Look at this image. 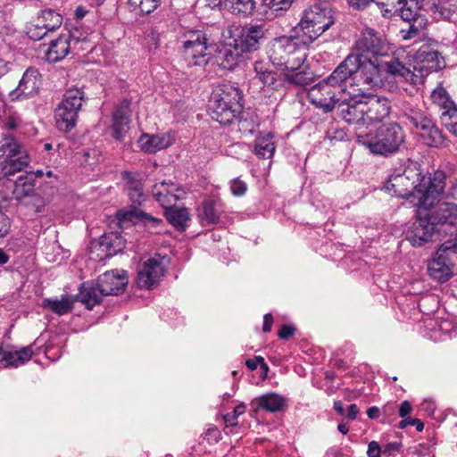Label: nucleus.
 Instances as JSON below:
<instances>
[{
  "label": "nucleus",
  "instance_id": "nucleus-1",
  "mask_svg": "<svg viewBox=\"0 0 457 457\" xmlns=\"http://www.w3.org/2000/svg\"><path fill=\"white\" fill-rule=\"evenodd\" d=\"M441 174L442 193L445 187L446 175L437 170L429 176H422L415 168L401 166L392 170L384 185V188L396 197L408 200L412 205L422 200L428 189L436 185V177Z\"/></svg>",
  "mask_w": 457,
  "mask_h": 457
},
{
  "label": "nucleus",
  "instance_id": "nucleus-2",
  "mask_svg": "<svg viewBox=\"0 0 457 457\" xmlns=\"http://www.w3.org/2000/svg\"><path fill=\"white\" fill-rule=\"evenodd\" d=\"M436 185L433 189H428L426 195L420 202L414 203L415 214L414 220L406 230L405 237L412 246L420 247L427 243L434 240L435 237H438L436 227L429 214V206L437 201L438 196L442 194V178L439 174L435 179Z\"/></svg>",
  "mask_w": 457,
  "mask_h": 457
},
{
  "label": "nucleus",
  "instance_id": "nucleus-3",
  "mask_svg": "<svg viewBox=\"0 0 457 457\" xmlns=\"http://www.w3.org/2000/svg\"><path fill=\"white\" fill-rule=\"evenodd\" d=\"M356 142L375 155L389 157L404 148L405 133L398 123L390 122L374 132L357 133Z\"/></svg>",
  "mask_w": 457,
  "mask_h": 457
},
{
  "label": "nucleus",
  "instance_id": "nucleus-4",
  "mask_svg": "<svg viewBox=\"0 0 457 457\" xmlns=\"http://www.w3.org/2000/svg\"><path fill=\"white\" fill-rule=\"evenodd\" d=\"M242 93L230 84L219 85L212 93L209 107L212 118L222 125L231 124L242 112Z\"/></svg>",
  "mask_w": 457,
  "mask_h": 457
},
{
  "label": "nucleus",
  "instance_id": "nucleus-5",
  "mask_svg": "<svg viewBox=\"0 0 457 457\" xmlns=\"http://www.w3.org/2000/svg\"><path fill=\"white\" fill-rule=\"evenodd\" d=\"M335 23L334 11L326 2L316 3L303 11L298 28L313 42Z\"/></svg>",
  "mask_w": 457,
  "mask_h": 457
},
{
  "label": "nucleus",
  "instance_id": "nucleus-6",
  "mask_svg": "<svg viewBox=\"0 0 457 457\" xmlns=\"http://www.w3.org/2000/svg\"><path fill=\"white\" fill-rule=\"evenodd\" d=\"M269 58L274 66L284 71L299 70L306 60V54L292 37H280L274 40Z\"/></svg>",
  "mask_w": 457,
  "mask_h": 457
},
{
  "label": "nucleus",
  "instance_id": "nucleus-7",
  "mask_svg": "<svg viewBox=\"0 0 457 457\" xmlns=\"http://www.w3.org/2000/svg\"><path fill=\"white\" fill-rule=\"evenodd\" d=\"M29 163V154L19 140L3 134L0 138V179L23 170Z\"/></svg>",
  "mask_w": 457,
  "mask_h": 457
},
{
  "label": "nucleus",
  "instance_id": "nucleus-8",
  "mask_svg": "<svg viewBox=\"0 0 457 457\" xmlns=\"http://www.w3.org/2000/svg\"><path fill=\"white\" fill-rule=\"evenodd\" d=\"M86 99L85 93L80 88H70L65 92L54 112L59 130L69 132L76 126L79 112Z\"/></svg>",
  "mask_w": 457,
  "mask_h": 457
},
{
  "label": "nucleus",
  "instance_id": "nucleus-9",
  "mask_svg": "<svg viewBox=\"0 0 457 457\" xmlns=\"http://www.w3.org/2000/svg\"><path fill=\"white\" fill-rule=\"evenodd\" d=\"M429 214L436 226L438 238L444 242L457 243V204L436 202L429 206Z\"/></svg>",
  "mask_w": 457,
  "mask_h": 457
},
{
  "label": "nucleus",
  "instance_id": "nucleus-10",
  "mask_svg": "<svg viewBox=\"0 0 457 457\" xmlns=\"http://www.w3.org/2000/svg\"><path fill=\"white\" fill-rule=\"evenodd\" d=\"M390 51V44L386 37L375 29L367 27L361 29L354 43L353 53L349 55L378 59L388 56Z\"/></svg>",
  "mask_w": 457,
  "mask_h": 457
},
{
  "label": "nucleus",
  "instance_id": "nucleus-11",
  "mask_svg": "<svg viewBox=\"0 0 457 457\" xmlns=\"http://www.w3.org/2000/svg\"><path fill=\"white\" fill-rule=\"evenodd\" d=\"M352 56L353 60L351 69L353 70V79L358 83L367 87V88H372L379 87L383 84L384 79H387V77L383 76L382 64L378 59Z\"/></svg>",
  "mask_w": 457,
  "mask_h": 457
},
{
  "label": "nucleus",
  "instance_id": "nucleus-12",
  "mask_svg": "<svg viewBox=\"0 0 457 457\" xmlns=\"http://www.w3.org/2000/svg\"><path fill=\"white\" fill-rule=\"evenodd\" d=\"M184 42V57L188 66H205L212 56L214 46L208 43L203 31H193Z\"/></svg>",
  "mask_w": 457,
  "mask_h": 457
},
{
  "label": "nucleus",
  "instance_id": "nucleus-13",
  "mask_svg": "<svg viewBox=\"0 0 457 457\" xmlns=\"http://www.w3.org/2000/svg\"><path fill=\"white\" fill-rule=\"evenodd\" d=\"M456 253L457 243L443 242L441 244L428 263V275L432 279L445 283L453 276V265L448 255Z\"/></svg>",
  "mask_w": 457,
  "mask_h": 457
},
{
  "label": "nucleus",
  "instance_id": "nucleus-14",
  "mask_svg": "<svg viewBox=\"0 0 457 457\" xmlns=\"http://www.w3.org/2000/svg\"><path fill=\"white\" fill-rule=\"evenodd\" d=\"M414 62L415 69L419 68L427 74L443 69L445 63L438 41L427 39L415 52Z\"/></svg>",
  "mask_w": 457,
  "mask_h": 457
},
{
  "label": "nucleus",
  "instance_id": "nucleus-15",
  "mask_svg": "<svg viewBox=\"0 0 457 457\" xmlns=\"http://www.w3.org/2000/svg\"><path fill=\"white\" fill-rule=\"evenodd\" d=\"M344 95L336 92L335 87L329 84L325 79L314 85L308 91V99L317 108L321 109L325 113L333 111Z\"/></svg>",
  "mask_w": 457,
  "mask_h": 457
},
{
  "label": "nucleus",
  "instance_id": "nucleus-16",
  "mask_svg": "<svg viewBox=\"0 0 457 457\" xmlns=\"http://www.w3.org/2000/svg\"><path fill=\"white\" fill-rule=\"evenodd\" d=\"M337 114L345 122L358 126H366L364 100L350 94L343 97L337 105Z\"/></svg>",
  "mask_w": 457,
  "mask_h": 457
},
{
  "label": "nucleus",
  "instance_id": "nucleus-17",
  "mask_svg": "<svg viewBox=\"0 0 457 457\" xmlns=\"http://www.w3.org/2000/svg\"><path fill=\"white\" fill-rule=\"evenodd\" d=\"M41 75L35 68H29L23 73L18 86L9 93L11 101H23L38 95Z\"/></svg>",
  "mask_w": 457,
  "mask_h": 457
},
{
  "label": "nucleus",
  "instance_id": "nucleus-18",
  "mask_svg": "<svg viewBox=\"0 0 457 457\" xmlns=\"http://www.w3.org/2000/svg\"><path fill=\"white\" fill-rule=\"evenodd\" d=\"M164 272L162 261L155 257L149 258L138 270L137 285L142 289H151L159 284Z\"/></svg>",
  "mask_w": 457,
  "mask_h": 457
},
{
  "label": "nucleus",
  "instance_id": "nucleus-19",
  "mask_svg": "<svg viewBox=\"0 0 457 457\" xmlns=\"http://www.w3.org/2000/svg\"><path fill=\"white\" fill-rule=\"evenodd\" d=\"M364 100L366 127L383 121L391 112V102L385 96L370 95Z\"/></svg>",
  "mask_w": 457,
  "mask_h": 457
},
{
  "label": "nucleus",
  "instance_id": "nucleus-20",
  "mask_svg": "<svg viewBox=\"0 0 457 457\" xmlns=\"http://www.w3.org/2000/svg\"><path fill=\"white\" fill-rule=\"evenodd\" d=\"M75 31H68L65 34H61L56 39L52 40L49 44V47L46 53V59L51 63L64 59L71 50V41L76 43L83 41L86 36H77Z\"/></svg>",
  "mask_w": 457,
  "mask_h": 457
},
{
  "label": "nucleus",
  "instance_id": "nucleus-21",
  "mask_svg": "<svg viewBox=\"0 0 457 457\" xmlns=\"http://www.w3.org/2000/svg\"><path fill=\"white\" fill-rule=\"evenodd\" d=\"M265 37L262 25L244 26L234 39L235 46L243 53H251L260 47L261 41Z\"/></svg>",
  "mask_w": 457,
  "mask_h": 457
},
{
  "label": "nucleus",
  "instance_id": "nucleus-22",
  "mask_svg": "<svg viewBox=\"0 0 457 457\" xmlns=\"http://www.w3.org/2000/svg\"><path fill=\"white\" fill-rule=\"evenodd\" d=\"M130 100L123 99L119 103L112 113V137L118 141H121L129 129L130 122Z\"/></svg>",
  "mask_w": 457,
  "mask_h": 457
},
{
  "label": "nucleus",
  "instance_id": "nucleus-23",
  "mask_svg": "<svg viewBox=\"0 0 457 457\" xmlns=\"http://www.w3.org/2000/svg\"><path fill=\"white\" fill-rule=\"evenodd\" d=\"M124 182L125 190L134 207L141 205L145 201L144 185L142 175L138 172L124 170L120 174Z\"/></svg>",
  "mask_w": 457,
  "mask_h": 457
},
{
  "label": "nucleus",
  "instance_id": "nucleus-24",
  "mask_svg": "<svg viewBox=\"0 0 457 457\" xmlns=\"http://www.w3.org/2000/svg\"><path fill=\"white\" fill-rule=\"evenodd\" d=\"M33 353L32 345L24 346L20 350L12 345L0 346V363H3L6 368H17L29 361Z\"/></svg>",
  "mask_w": 457,
  "mask_h": 457
},
{
  "label": "nucleus",
  "instance_id": "nucleus-25",
  "mask_svg": "<svg viewBox=\"0 0 457 457\" xmlns=\"http://www.w3.org/2000/svg\"><path fill=\"white\" fill-rule=\"evenodd\" d=\"M128 284V278L120 275L118 271H106L98 277L96 285L100 292L105 295H118L124 291Z\"/></svg>",
  "mask_w": 457,
  "mask_h": 457
},
{
  "label": "nucleus",
  "instance_id": "nucleus-26",
  "mask_svg": "<svg viewBox=\"0 0 457 457\" xmlns=\"http://www.w3.org/2000/svg\"><path fill=\"white\" fill-rule=\"evenodd\" d=\"M353 56L347 55V57L341 62L337 67L332 71V73L325 78V79L336 88V92H340L345 96L347 80L353 77L352 67Z\"/></svg>",
  "mask_w": 457,
  "mask_h": 457
},
{
  "label": "nucleus",
  "instance_id": "nucleus-27",
  "mask_svg": "<svg viewBox=\"0 0 457 457\" xmlns=\"http://www.w3.org/2000/svg\"><path fill=\"white\" fill-rule=\"evenodd\" d=\"M418 134L423 143L430 147H442L445 145V137L443 131L429 118L417 129Z\"/></svg>",
  "mask_w": 457,
  "mask_h": 457
},
{
  "label": "nucleus",
  "instance_id": "nucleus-28",
  "mask_svg": "<svg viewBox=\"0 0 457 457\" xmlns=\"http://www.w3.org/2000/svg\"><path fill=\"white\" fill-rule=\"evenodd\" d=\"M177 190L178 187L175 183L163 180L154 184L152 193L154 199L165 209L174 205L179 200V196L175 194Z\"/></svg>",
  "mask_w": 457,
  "mask_h": 457
},
{
  "label": "nucleus",
  "instance_id": "nucleus-29",
  "mask_svg": "<svg viewBox=\"0 0 457 457\" xmlns=\"http://www.w3.org/2000/svg\"><path fill=\"white\" fill-rule=\"evenodd\" d=\"M430 98L432 103L441 111L440 120L445 115H452L453 111H457V105L452 99L448 91L442 83L438 84L435 89L432 90Z\"/></svg>",
  "mask_w": 457,
  "mask_h": 457
},
{
  "label": "nucleus",
  "instance_id": "nucleus-30",
  "mask_svg": "<svg viewBox=\"0 0 457 457\" xmlns=\"http://www.w3.org/2000/svg\"><path fill=\"white\" fill-rule=\"evenodd\" d=\"M100 287L89 282H84L80 285L76 301H79L87 310H92L96 305L102 303V297L104 295L100 292Z\"/></svg>",
  "mask_w": 457,
  "mask_h": 457
},
{
  "label": "nucleus",
  "instance_id": "nucleus-31",
  "mask_svg": "<svg viewBox=\"0 0 457 457\" xmlns=\"http://www.w3.org/2000/svg\"><path fill=\"white\" fill-rule=\"evenodd\" d=\"M35 180L33 179V174H26L20 176L14 183V188L12 191L13 198L16 199L21 204L33 195H37L35 193Z\"/></svg>",
  "mask_w": 457,
  "mask_h": 457
},
{
  "label": "nucleus",
  "instance_id": "nucleus-32",
  "mask_svg": "<svg viewBox=\"0 0 457 457\" xmlns=\"http://www.w3.org/2000/svg\"><path fill=\"white\" fill-rule=\"evenodd\" d=\"M424 0H400L396 8V14L404 21L416 19H427L421 13Z\"/></svg>",
  "mask_w": 457,
  "mask_h": 457
},
{
  "label": "nucleus",
  "instance_id": "nucleus-33",
  "mask_svg": "<svg viewBox=\"0 0 457 457\" xmlns=\"http://www.w3.org/2000/svg\"><path fill=\"white\" fill-rule=\"evenodd\" d=\"M221 211L212 199L204 200L198 208V219L202 226H212L219 223Z\"/></svg>",
  "mask_w": 457,
  "mask_h": 457
},
{
  "label": "nucleus",
  "instance_id": "nucleus-34",
  "mask_svg": "<svg viewBox=\"0 0 457 457\" xmlns=\"http://www.w3.org/2000/svg\"><path fill=\"white\" fill-rule=\"evenodd\" d=\"M243 54L241 50L237 49L235 43L223 46L216 57L217 62L222 69L233 70L241 61Z\"/></svg>",
  "mask_w": 457,
  "mask_h": 457
},
{
  "label": "nucleus",
  "instance_id": "nucleus-35",
  "mask_svg": "<svg viewBox=\"0 0 457 457\" xmlns=\"http://www.w3.org/2000/svg\"><path fill=\"white\" fill-rule=\"evenodd\" d=\"M254 71L264 86L273 90H278L283 86L285 78L283 79L280 74L266 68L262 62L254 63Z\"/></svg>",
  "mask_w": 457,
  "mask_h": 457
},
{
  "label": "nucleus",
  "instance_id": "nucleus-36",
  "mask_svg": "<svg viewBox=\"0 0 457 457\" xmlns=\"http://www.w3.org/2000/svg\"><path fill=\"white\" fill-rule=\"evenodd\" d=\"M138 144L144 152L154 154L159 150L169 147L171 142L170 137L165 135L143 134L138 139Z\"/></svg>",
  "mask_w": 457,
  "mask_h": 457
},
{
  "label": "nucleus",
  "instance_id": "nucleus-37",
  "mask_svg": "<svg viewBox=\"0 0 457 457\" xmlns=\"http://www.w3.org/2000/svg\"><path fill=\"white\" fill-rule=\"evenodd\" d=\"M274 135L270 132H260L254 141L253 153L261 159H270L273 156L276 145L273 141Z\"/></svg>",
  "mask_w": 457,
  "mask_h": 457
},
{
  "label": "nucleus",
  "instance_id": "nucleus-38",
  "mask_svg": "<svg viewBox=\"0 0 457 457\" xmlns=\"http://www.w3.org/2000/svg\"><path fill=\"white\" fill-rule=\"evenodd\" d=\"M75 302V298L68 295H63L60 300L56 298H45L41 306L44 309L51 310L58 316H62L70 313L73 310Z\"/></svg>",
  "mask_w": 457,
  "mask_h": 457
},
{
  "label": "nucleus",
  "instance_id": "nucleus-39",
  "mask_svg": "<svg viewBox=\"0 0 457 457\" xmlns=\"http://www.w3.org/2000/svg\"><path fill=\"white\" fill-rule=\"evenodd\" d=\"M256 3L254 0H224L223 8L238 18L253 15Z\"/></svg>",
  "mask_w": 457,
  "mask_h": 457
},
{
  "label": "nucleus",
  "instance_id": "nucleus-40",
  "mask_svg": "<svg viewBox=\"0 0 457 457\" xmlns=\"http://www.w3.org/2000/svg\"><path fill=\"white\" fill-rule=\"evenodd\" d=\"M98 245L106 258L112 257L124 248L122 237L112 232L104 234L100 237Z\"/></svg>",
  "mask_w": 457,
  "mask_h": 457
},
{
  "label": "nucleus",
  "instance_id": "nucleus-41",
  "mask_svg": "<svg viewBox=\"0 0 457 457\" xmlns=\"http://www.w3.org/2000/svg\"><path fill=\"white\" fill-rule=\"evenodd\" d=\"M165 217L167 220L176 228L177 230L184 231L186 230L187 224V222L189 220L190 214L187 208H179L170 205L165 208L164 212Z\"/></svg>",
  "mask_w": 457,
  "mask_h": 457
},
{
  "label": "nucleus",
  "instance_id": "nucleus-42",
  "mask_svg": "<svg viewBox=\"0 0 457 457\" xmlns=\"http://www.w3.org/2000/svg\"><path fill=\"white\" fill-rule=\"evenodd\" d=\"M255 401L259 408L270 412L279 411L286 404V399L276 393L262 395L256 398Z\"/></svg>",
  "mask_w": 457,
  "mask_h": 457
},
{
  "label": "nucleus",
  "instance_id": "nucleus-43",
  "mask_svg": "<svg viewBox=\"0 0 457 457\" xmlns=\"http://www.w3.org/2000/svg\"><path fill=\"white\" fill-rule=\"evenodd\" d=\"M236 120L238 130L244 136L253 134L260 125L258 115L253 112H241Z\"/></svg>",
  "mask_w": 457,
  "mask_h": 457
},
{
  "label": "nucleus",
  "instance_id": "nucleus-44",
  "mask_svg": "<svg viewBox=\"0 0 457 457\" xmlns=\"http://www.w3.org/2000/svg\"><path fill=\"white\" fill-rule=\"evenodd\" d=\"M284 73L285 81L289 84L299 87H306L310 86L314 80V75L312 71L309 70L303 71H286Z\"/></svg>",
  "mask_w": 457,
  "mask_h": 457
},
{
  "label": "nucleus",
  "instance_id": "nucleus-45",
  "mask_svg": "<svg viewBox=\"0 0 457 457\" xmlns=\"http://www.w3.org/2000/svg\"><path fill=\"white\" fill-rule=\"evenodd\" d=\"M402 112L403 117L406 120V123L414 127L416 129L420 127L425 120L429 119L420 109L410 104L403 105Z\"/></svg>",
  "mask_w": 457,
  "mask_h": 457
},
{
  "label": "nucleus",
  "instance_id": "nucleus-46",
  "mask_svg": "<svg viewBox=\"0 0 457 457\" xmlns=\"http://www.w3.org/2000/svg\"><path fill=\"white\" fill-rule=\"evenodd\" d=\"M37 17L39 22L46 23V28L50 32L59 29L62 23V16L53 9L42 10Z\"/></svg>",
  "mask_w": 457,
  "mask_h": 457
},
{
  "label": "nucleus",
  "instance_id": "nucleus-47",
  "mask_svg": "<svg viewBox=\"0 0 457 457\" xmlns=\"http://www.w3.org/2000/svg\"><path fill=\"white\" fill-rule=\"evenodd\" d=\"M431 10L436 20L451 21L455 14L454 5L449 0H437Z\"/></svg>",
  "mask_w": 457,
  "mask_h": 457
},
{
  "label": "nucleus",
  "instance_id": "nucleus-48",
  "mask_svg": "<svg viewBox=\"0 0 457 457\" xmlns=\"http://www.w3.org/2000/svg\"><path fill=\"white\" fill-rule=\"evenodd\" d=\"M381 64L383 76L391 75L404 78L410 74V69L406 68L397 58L392 57L389 61H381Z\"/></svg>",
  "mask_w": 457,
  "mask_h": 457
},
{
  "label": "nucleus",
  "instance_id": "nucleus-49",
  "mask_svg": "<svg viewBox=\"0 0 457 457\" xmlns=\"http://www.w3.org/2000/svg\"><path fill=\"white\" fill-rule=\"evenodd\" d=\"M409 23L408 29H401L400 33L402 37L404 40L411 39L417 37L423 29H426L428 24L427 19H416L411 21H407Z\"/></svg>",
  "mask_w": 457,
  "mask_h": 457
},
{
  "label": "nucleus",
  "instance_id": "nucleus-50",
  "mask_svg": "<svg viewBox=\"0 0 457 457\" xmlns=\"http://www.w3.org/2000/svg\"><path fill=\"white\" fill-rule=\"evenodd\" d=\"M161 0H129L133 11L141 14H149L160 5Z\"/></svg>",
  "mask_w": 457,
  "mask_h": 457
},
{
  "label": "nucleus",
  "instance_id": "nucleus-51",
  "mask_svg": "<svg viewBox=\"0 0 457 457\" xmlns=\"http://www.w3.org/2000/svg\"><path fill=\"white\" fill-rule=\"evenodd\" d=\"M26 29L28 37L35 41L42 39L50 32L47 28H46V23L39 22L37 17L27 25Z\"/></svg>",
  "mask_w": 457,
  "mask_h": 457
},
{
  "label": "nucleus",
  "instance_id": "nucleus-52",
  "mask_svg": "<svg viewBox=\"0 0 457 457\" xmlns=\"http://www.w3.org/2000/svg\"><path fill=\"white\" fill-rule=\"evenodd\" d=\"M22 120L16 112H4V115H0V126L8 130H14L21 127Z\"/></svg>",
  "mask_w": 457,
  "mask_h": 457
},
{
  "label": "nucleus",
  "instance_id": "nucleus-53",
  "mask_svg": "<svg viewBox=\"0 0 457 457\" xmlns=\"http://www.w3.org/2000/svg\"><path fill=\"white\" fill-rule=\"evenodd\" d=\"M399 2L400 0H375L373 3L377 5L384 18L391 19L396 14Z\"/></svg>",
  "mask_w": 457,
  "mask_h": 457
},
{
  "label": "nucleus",
  "instance_id": "nucleus-54",
  "mask_svg": "<svg viewBox=\"0 0 457 457\" xmlns=\"http://www.w3.org/2000/svg\"><path fill=\"white\" fill-rule=\"evenodd\" d=\"M295 0H262V5L278 15L288 10Z\"/></svg>",
  "mask_w": 457,
  "mask_h": 457
},
{
  "label": "nucleus",
  "instance_id": "nucleus-55",
  "mask_svg": "<svg viewBox=\"0 0 457 457\" xmlns=\"http://www.w3.org/2000/svg\"><path fill=\"white\" fill-rule=\"evenodd\" d=\"M144 213L145 212L137 210V207H135V210H129V211L120 210V211H118L117 218H118L119 221L121 223H124V222H133L134 223L137 220L142 221V214H144Z\"/></svg>",
  "mask_w": 457,
  "mask_h": 457
},
{
  "label": "nucleus",
  "instance_id": "nucleus-56",
  "mask_svg": "<svg viewBox=\"0 0 457 457\" xmlns=\"http://www.w3.org/2000/svg\"><path fill=\"white\" fill-rule=\"evenodd\" d=\"M246 405L240 403L237 405L231 412L223 416V420L227 426H237V418L245 412Z\"/></svg>",
  "mask_w": 457,
  "mask_h": 457
},
{
  "label": "nucleus",
  "instance_id": "nucleus-57",
  "mask_svg": "<svg viewBox=\"0 0 457 457\" xmlns=\"http://www.w3.org/2000/svg\"><path fill=\"white\" fill-rule=\"evenodd\" d=\"M21 204L30 207L35 213H41L44 212L46 202L39 195H33L32 198L24 201Z\"/></svg>",
  "mask_w": 457,
  "mask_h": 457
},
{
  "label": "nucleus",
  "instance_id": "nucleus-58",
  "mask_svg": "<svg viewBox=\"0 0 457 457\" xmlns=\"http://www.w3.org/2000/svg\"><path fill=\"white\" fill-rule=\"evenodd\" d=\"M230 191L235 196H243L247 191V184L239 178L233 179L229 183Z\"/></svg>",
  "mask_w": 457,
  "mask_h": 457
},
{
  "label": "nucleus",
  "instance_id": "nucleus-59",
  "mask_svg": "<svg viewBox=\"0 0 457 457\" xmlns=\"http://www.w3.org/2000/svg\"><path fill=\"white\" fill-rule=\"evenodd\" d=\"M442 124L457 137V111H453L452 115L442 117Z\"/></svg>",
  "mask_w": 457,
  "mask_h": 457
},
{
  "label": "nucleus",
  "instance_id": "nucleus-60",
  "mask_svg": "<svg viewBox=\"0 0 457 457\" xmlns=\"http://www.w3.org/2000/svg\"><path fill=\"white\" fill-rule=\"evenodd\" d=\"M142 222L148 227L149 229H152L153 233H160L161 231L158 229V227L162 224V220L158 218H154L147 213L142 214Z\"/></svg>",
  "mask_w": 457,
  "mask_h": 457
},
{
  "label": "nucleus",
  "instance_id": "nucleus-61",
  "mask_svg": "<svg viewBox=\"0 0 457 457\" xmlns=\"http://www.w3.org/2000/svg\"><path fill=\"white\" fill-rule=\"evenodd\" d=\"M427 75V72L421 71L419 68H414V71L410 70V74L405 76L404 79L411 81V83L413 85H420L424 82V79Z\"/></svg>",
  "mask_w": 457,
  "mask_h": 457
},
{
  "label": "nucleus",
  "instance_id": "nucleus-62",
  "mask_svg": "<svg viewBox=\"0 0 457 457\" xmlns=\"http://www.w3.org/2000/svg\"><path fill=\"white\" fill-rule=\"evenodd\" d=\"M409 425L410 426H415L416 430L418 432H421L424 429V423L420 420H419V419H411V418L403 419L399 422L398 428H401V429H403V428H405Z\"/></svg>",
  "mask_w": 457,
  "mask_h": 457
},
{
  "label": "nucleus",
  "instance_id": "nucleus-63",
  "mask_svg": "<svg viewBox=\"0 0 457 457\" xmlns=\"http://www.w3.org/2000/svg\"><path fill=\"white\" fill-rule=\"evenodd\" d=\"M295 333V328L293 324H285L282 325L280 329L278 330V337L281 340H288L292 337Z\"/></svg>",
  "mask_w": 457,
  "mask_h": 457
},
{
  "label": "nucleus",
  "instance_id": "nucleus-64",
  "mask_svg": "<svg viewBox=\"0 0 457 457\" xmlns=\"http://www.w3.org/2000/svg\"><path fill=\"white\" fill-rule=\"evenodd\" d=\"M401 447L402 445L399 442L388 443L383 447V456L394 457L395 454L400 451Z\"/></svg>",
  "mask_w": 457,
  "mask_h": 457
}]
</instances>
